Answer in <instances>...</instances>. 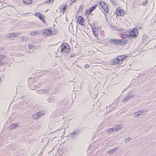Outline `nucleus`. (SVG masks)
<instances>
[{
	"instance_id": "nucleus-1",
	"label": "nucleus",
	"mask_w": 156,
	"mask_h": 156,
	"mask_svg": "<svg viewBox=\"0 0 156 156\" xmlns=\"http://www.w3.org/2000/svg\"><path fill=\"white\" fill-rule=\"evenodd\" d=\"M127 57L125 55L118 56L111 61V64L113 66L121 64L123 63Z\"/></svg>"
},
{
	"instance_id": "nucleus-19",
	"label": "nucleus",
	"mask_w": 156,
	"mask_h": 156,
	"mask_svg": "<svg viewBox=\"0 0 156 156\" xmlns=\"http://www.w3.org/2000/svg\"><path fill=\"white\" fill-rule=\"evenodd\" d=\"M100 36L102 37H104L105 36V31L103 30H101L100 32Z\"/></svg>"
},
{
	"instance_id": "nucleus-12",
	"label": "nucleus",
	"mask_w": 156,
	"mask_h": 156,
	"mask_svg": "<svg viewBox=\"0 0 156 156\" xmlns=\"http://www.w3.org/2000/svg\"><path fill=\"white\" fill-rule=\"evenodd\" d=\"M67 6L64 4H63L58 8L60 12L64 14L67 9Z\"/></svg>"
},
{
	"instance_id": "nucleus-18",
	"label": "nucleus",
	"mask_w": 156,
	"mask_h": 156,
	"mask_svg": "<svg viewBox=\"0 0 156 156\" xmlns=\"http://www.w3.org/2000/svg\"><path fill=\"white\" fill-rule=\"evenodd\" d=\"M39 33V32L38 31H31L30 34V35L32 36H34L36 34H38Z\"/></svg>"
},
{
	"instance_id": "nucleus-6",
	"label": "nucleus",
	"mask_w": 156,
	"mask_h": 156,
	"mask_svg": "<svg viewBox=\"0 0 156 156\" xmlns=\"http://www.w3.org/2000/svg\"><path fill=\"white\" fill-rule=\"evenodd\" d=\"M100 8L102 10V9L106 13H108L109 10L108 6L104 2L100 1L99 3Z\"/></svg>"
},
{
	"instance_id": "nucleus-3",
	"label": "nucleus",
	"mask_w": 156,
	"mask_h": 156,
	"mask_svg": "<svg viewBox=\"0 0 156 156\" xmlns=\"http://www.w3.org/2000/svg\"><path fill=\"white\" fill-rule=\"evenodd\" d=\"M113 30L114 31H117L120 32L119 34L120 35L121 37L125 38L129 37V32L128 31L125 30L122 28H117L116 27H114Z\"/></svg>"
},
{
	"instance_id": "nucleus-22",
	"label": "nucleus",
	"mask_w": 156,
	"mask_h": 156,
	"mask_svg": "<svg viewBox=\"0 0 156 156\" xmlns=\"http://www.w3.org/2000/svg\"><path fill=\"white\" fill-rule=\"evenodd\" d=\"M54 1V0H47L45 2L47 4H49L51 3H53Z\"/></svg>"
},
{
	"instance_id": "nucleus-29",
	"label": "nucleus",
	"mask_w": 156,
	"mask_h": 156,
	"mask_svg": "<svg viewBox=\"0 0 156 156\" xmlns=\"http://www.w3.org/2000/svg\"><path fill=\"white\" fill-rule=\"evenodd\" d=\"M114 150H111V151H108L107 153H108V154H110V153L111 152H112V151H113Z\"/></svg>"
},
{
	"instance_id": "nucleus-11",
	"label": "nucleus",
	"mask_w": 156,
	"mask_h": 156,
	"mask_svg": "<svg viewBox=\"0 0 156 156\" xmlns=\"http://www.w3.org/2000/svg\"><path fill=\"white\" fill-rule=\"evenodd\" d=\"M6 56L3 55H0V66H3L5 64Z\"/></svg>"
},
{
	"instance_id": "nucleus-30",
	"label": "nucleus",
	"mask_w": 156,
	"mask_h": 156,
	"mask_svg": "<svg viewBox=\"0 0 156 156\" xmlns=\"http://www.w3.org/2000/svg\"><path fill=\"white\" fill-rule=\"evenodd\" d=\"M131 140V139L130 138H128L127 139H126L125 140H126V141L128 140V141H129V140Z\"/></svg>"
},
{
	"instance_id": "nucleus-2",
	"label": "nucleus",
	"mask_w": 156,
	"mask_h": 156,
	"mask_svg": "<svg viewBox=\"0 0 156 156\" xmlns=\"http://www.w3.org/2000/svg\"><path fill=\"white\" fill-rule=\"evenodd\" d=\"M127 41L124 39H112L109 40V42L114 45L122 46L127 43Z\"/></svg>"
},
{
	"instance_id": "nucleus-4",
	"label": "nucleus",
	"mask_w": 156,
	"mask_h": 156,
	"mask_svg": "<svg viewBox=\"0 0 156 156\" xmlns=\"http://www.w3.org/2000/svg\"><path fill=\"white\" fill-rule=\"evenodd\" d=\"M60 48L61 51L63 53H68L70 51V46L67 43H63L61 45Z\"/></svg>"
},
{
	"instance_id": "nucleus-32",
	"label": "nucleus",
	"mask_w": 156,
	"mask_h": 156,
	"mask_svg": "<svg viewBox=\"0 0 156 156\" xmlns=\"http://www.w3.org/2000/svg\"><path fill=\"white\" fill-rule=\"evenodd\" d=\"M57 131V130H56L55 131V132H56Z\"/></svg>"
},
{
	"instance_id": "nucleus-16",
	"label": "nucleus",
	"mask_w": 156,
	"mask_h": 156,
	"mask_svg": "<svg viewBox=\"0 0 156 156\" xmlns=\"http://www.w3.org/2000/svg\"><path fill=\"white\" fill-rule=\"evenodd\" d=\"M122 126L120 125H117L116 126L115 130V131H117L119 129H122Z\"/></svg>"
},
{
	"instance_id": "nucleus-26",
	"label": "nucleus",
	"mask_w": 156,
	"mask_h": 156,
	"mask_svg": "<svg viewBox=\"0 0 156 156\" xmlns=\"http://www.w3.org/2000/svg\"><path fill=\"white\" fill-rule=\"evenodd\" d=\"M39 113H37V114L34 115H33L34 117L35 116H37V118H38L40 116H39Z\"/></svg>"
},
{
	"instance_id": "nucleus-15",
	"label": "nucleus",
	"mask_w": 156,
	"mask_h": 156,
	"mask_svg": "<svg viewBox=\"0 0 156 156\" xmlns=\"http://www.w3.org/2000/svg\"><path fill=\"white\" fill-rule=\"evenodd\" d=\"M23 4L25 5H30L32 3V0H22Z\"/></svg>"
},
{
	"instance_id": "nucleus-10",
	"label": "nucleus",
	"mask_w": 156,
	"mask_h": 156,
	"mask_svg": "<svg viewBox=\"0 0 156 156\" xmlns=\"http://www.w3.org/2000/svg\"><path fill=\"white\" fill-rule=\"evenodd\" d=\"M97 6V4L94 5L91 8L88 9L86 10L85 12L86 15H90L93 11Z\"/></svg>"
},
{
	"instance_id": "nucleus-25",
	"label": "nucleus",
	"mask_w": 156,
	"mask_h": 156,
	"mask_svg": "<svg viewBox=\"0 0 156 156\" xmlns=\"http://www.w3.org/2000/svg\"><path fill=\"white\" fill-rule=\"evenodd\" d=\"M137 116H139V115H140L142 114V112L141 111H139L135 113Z\"/></svg>"
},
{
	"instance_id": "nucleus-24",
	"label": "nucleus",
	"mask_w": 156,
	"mask_h": 156,
	"mask_svg": "<svg viewBox=\"0 0 156 156\" xmlns=\"http://www.w3.org/2000/svg\"><path fill=\"white\" fill-rule=\"evenodd\" d=\"M148 3V0H145V1L143 2L141 4V5L143 6H145Z\"/></svg>"
},
{
	"instance_id": "nucleus-5",
	"label": "nucleus",
	"mask_w": 156,
	"mask_h": 156,
	"mask_svg": "<svg viewBox=\"0 0 156 156\" xmlns=\"http://www.w3.org/2000/svg\"><path fill=\"white\" fill-rule=\"evenodd\" d=\"M126 13V11L120 7L117 8L115 12L116 16H123Z\"/></svg>"
},
{
	"instance_id": "nucleus-13",
	"label": "nucleus",
	"mask_w": 156,
	"mask_h": 156,
	"mask_svg": "<svg viewBox=\"0 0 156 156\" xmlns=\"http://www.w3.org/2000/svg\"><path fill=\"white\" fill-rule=\"evenodd\" d=\"M43 32L45 34L48 35H53L55 34L54 31L50 29L44 30Z\"/></svg>"
},
{
	"instance_id": "nucleus-28",
	"label": "nucleus",
	"mask_w": 156,
	"mask_h": 156,
	"mask_svg": "<svg viewBox=\"0 0 156 156\" xmlns=\"http://www.w3.org/2000/svg\"><path fill=\"white\" fill-rule=\"evenodd\" d=\"M114 130V129L113 128H110L108 130V131L109 132H110L111 131H113Z\"/></svg>"
},
{
	"instance_id": "nucleus-8",
	"label": "nucleus",
	"mask_w": 156,
	"mask_h": 156,
	"mask_svg": "<svg viewBox=\"0 0 156 156\" xmlns=\"http://www.w3.org/2000/svg\"><path fill=\"white\" fill-rule=\"evenodd\" d=\"M20 34L19 32L18 33H12L7 34L6 37L8 38H13L18 37Z\"/></svg>"
},
{
	"instance_id": "nucleus-17",
	"label": "nucleus",
	"mask_w": 156,
	"mask_h": 156,
	"mask_svg": "<svg viewBox=\"0 0 156 156\" xmlns=\"http://www.w3.org/2000/svg\"><path fill=\"white\" fill-rule=\"evenodd\" d=\"M39 19L40 20L42 21L43 22H45V19L43 14H42L39 17Z\"/></svg>"
},
{
	"instance_id": "nucleus-31",
	"label": "nucleus",
	"mask_w": 156,
	"mask_h": 156,
	"mask_svg": "<svg viewBox=\"0 0 156 156\" xmlns=\"http://www.w3.org/2000/svg\"><path fill=\"white\" fill-rule=\"evenodd\" d=\"M76 0H73V1L72 2V3H74L75 1Z\"/></svg>"
},
{
	"instance_id": "nucleus-9",
	"label": "nucleus",
	"mask_w": 156,
	"mask_h": 156,
	"mask_svg": "<svg viewBox=\"0 0 156 156\" xmlns=\"http://www.w3.org/2000/svg\"><path fill=\"white\" fill-rule=\"evenodd\" d=\"M77 21L80 25L83 26L85 25V20L82 16H78L77 19Z\"/></svg>"
},
{
	"instance_id": "nucleus-23",
	"label": "nucleus",
	"mask_w": 156,
	"mask_h": 156,
	"mask_svg": "<svg viewBox=\"0 0 156 156\" xmlns=\"http://www.w3.org/2000/svg\"><path fill=\"white\" fill-rule=\"evenodd\" d=\"M41 13L39 12H36L35 13L34 15L38 17V18L41 15Z\"/></svg>"
},
{
	"instance_id": "nucleus-20",
	"label": "nucleus",
	"mask_w": 156,
	"mask_h": 156,
	"mask_svg": "<svg viewBox=\"0 0 156 156\" xmlns=\"http://www.w3.org/2000/svg\"><path fill=\"white\" fill-rule=\"evenodd\" d=\"M11 129H14L17 127V123H15L12 124L11 126Z\"/></svg>"
},
{
	"instance_id": "nucleus-14",
	"label": "nucleus",
	"mask_w": 156,
	"mask_h": 156,
	"mask_svg": "<svg viewBox=\"0 0 156 156\" xmlns=\"http://www.w3.org/2000/svg\"><path fill=\"white\" fill-rule=\"evenodd\" d=\"M93 34L94 36L97 37L98 35V29L94 28L92 29Z\"/></svg>"
},
{
	"instance_id": "nucleus-7",
	"label": "nucleus",
	"mask_w": 156,
	"mask_h": 156,
	"mask_svg": "<svg viewBox=\"0 0 156 156\" xmlns=\"http://www.w3.org/2000/svg\"><path fill=\"white\" fill-rule=\"evenodd\" d=\"M129 37H132L133 38L136 37L138 35V30L136 28H134L132 30H129Z\"/></svg>"
},
{
	"instance_id": "nucleus-27",
	"label": "nucleus",
	"mask_w": 156,
	"mask_h": 156,
	"mask_svg": "<svg viewBox=\"0 0 156 156\" xmlns=\"http://www.w3.org/2000/svg\"><path fill=\"white\" fill-rule=\"evenodd\" d=\"M84 68L88 69L90 67V65L89 64H87L84 66Z\"/></svg>"
},
{
	"instance_id": "nucleus-21",
	"label": "nucleus",
	"mask_w": 156,
	"mask_h": 156,
	"mask_svg": "<svg viewBox=\"0 0 156 156\" xmlns=\"http://www.w3.org/2000/svg\"><path fill=\"white\" fill-rule=\"evenodd\" d=\"M131 97H130L129 96H127L123 100V101L124 102H126L127 101H128L129 99Z\"/></svg>"
}]
</instances>
